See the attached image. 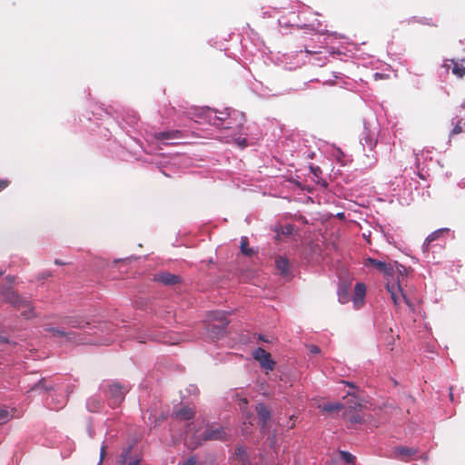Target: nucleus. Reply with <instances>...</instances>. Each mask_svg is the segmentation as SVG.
I'll return each instance as SVG.
<instances>
[{"instance_id":"nucleus-1","label":"nucleus","mask_w":465,"mask_h":465,"mask_svg":"<svg viewBox=\"0 0 465 465\" xmlns=\"http://www.w3.org/2000/svg\"><path fill=\"white\" fill-rule=\"evenodd\" d=\"M230 313L225 312H215L209 319L206 329L212 340H218L225 334V330L230 323Z\"/></svg>"},{"instance_id":"nucleus-2","label":"nucleus","mask_w":465,"mask_h":465,"mask_svg":"<svg viewBox=\"0 0 465 465\" xmlns=\"http://www.w3.org/2000/svg\"><path fill=\"white\" fill-rule=\"evenodd\" d=\"M1 293L8 302H10L17 310L21 311V314L23 317L30 319L35 316L34 308L31 305L30 302L21 298L11 288L1 290Z\"/></svg>"},{"instance_id":"nucleus-3","label":"nucleus","mask_w":465,"mask_h":465,"mask_svg":"<svg viewBox=\"0 0 465 465\" xmlns=\"http://www.w3.org/2000/svg\"><path fill=\"white\" fill-rule=\"evenodd\" d=\"M127 391L128 389L126 387L119 382L114 381L108 386V389L104 391V394L107 397L110 406L115 408L124 401Z\"/></svg>"},{"instance_id":"nucleus-4","label":"nucleus","mask_w":465,"mask_h":465,"mask_svg":"<svg viewBox=\"0 0 465 465\" xmlns=\"http://www.w3.org/2000/svg\"><path fill=\"white\" fill-rule=\"evenodd\" d=\"M386 289L391 294V298L393 301V303L398 306L401 301V298L409 305L411 306L410 300L407 298L406 294L403 292L401 289V282L398 279V281H390L388 279Z\"/></svg>"},{"instance_id":"nucleus-5","label":"nucleus","mask_w":465,"mask_h":465,"mask_svg":"<svg viewBox=\"0 0 465 465\" xmlns=\"http://www.w3.org/2000/svg\"><path fill=\"white\" fill-rule=\"evenodd\" d=\"M252 357L266 372L272 371L275 367L276 362L272 359L271 353L261 347L253 351Z\"/></svg>"},{"instance_id":"nucleus-6","label":"nucleus","mask_w":465,"mask_h":465,"mask_svg":"<svg viewBox=\"0 0 465 465\" xmlns=\"http://www.w3.org/2000/svg\"><path fill=\"white\" fill-rule=\"evenodd\" d=\"M363 264L366 267H372L375 270L381 272L383 273V275L387 278V280L391 277L393 278V264H391V262H385L382 261L375 260L371 257H368L364 260Z\"/></svg>"},{"instance_id":"nucleus-7","label":"nucleus","mask_w":465,"mask_h":465,"mask_svg":"<svg viewBox=\"0 0 465 465\" xmlns=\"http://www.w3.org/2000/svg\"><path fill=\"white\" fill-rule=\"evenodd\" d=\"M153 281L166 286H173L182 282V277L169 272H160L153 275Z\"/></svg>"},{"instance_id":"nucleus-8","label":"nucleus","mask_w":465,"mask_h":465,"mask_svg":"<svg viewBox=\"0 0 465 465\" xmlns=\"http://www.w3.org/2000/svg\"><path fill=\"white\" fill-rule=\"evenodd\" d=\"M417 453L416 449L405 446L397 447L393 450L394 458L405 462L409 461Z\"/></svg>"},{"instance_id":"nucleus-9","label":"nucleus","mask_w":465,"mask_h":465,"mask_svg":"<svg viewBox=\"0 0 465 465\" xmlns=\"http://www.w3.org/2000/svg\"><path fill=\"white\" fill-rule=\"evenodd\" d=\"M366 294V286L364 283L357 282L354 287L353 304L356 309L362 306Z\"/></svg>"},{"instance_id":"nucleus-10","label":"nucleus","mask_w":465,"mask_h":465,"mask_svg":"<svg viewBox=\"0 0 465 465\" xmlns=\"http://www.w3.org/2000/svg\"><path fill=\"white\" fill-rule=\"evenodd\" d=\"M226 432L222 427L207 429L203 433V440H225Z\"/></svg>"},{"instance_id":"nucleus-11","label":"nucleus","mask_w":465,"mask_h":465,"mask_svg":"<svg viewBox=\"0 0 465 465\" xmlns=\"http://www.w3.org/2000/svg\"><path fill=\"white\" fill-rule=\"evenodd\" d=\"M258 418L262 422V430L265 429L268 421L271 420V411L269 409L262 403H260L255 408Z\"/></svg>"},{"instance_id":"nucleus-12","label":"nucleus","mask_w":465,"mask_h":465,"mask_svg":"<svg viewBox=\"0 0 465 465\" xmlns=\"http://www.w3.org/2000/svg\"><path fill=\"white\" fill-rule=\"evenodd\" d=\"M153 137L155 140H158V141L181 139L183 137V133L180 130L158 132V133H154Z\"/></svg>"},{"instance_id":"nucleus-13","label":"nucleus","mask_w":465,"mask_h":465,"mask_svg":"<svg viewBox=\"0 0 465 465\" xmlns=\"http://www.w3.org/2000/svg\"><path fill=\"white\" fill-rule=\"evenodd\" d=\"M343 416H344L345 420L351 427L354 426L355 424L363 422L362 417L359 413L356 412L355 408L354 409L351 408V409L345 411L343 413Z\"/></svg>"},{"instance_id":"nucleus-14","label":"nucleus","mask_w":465,"mask_h":465,"mask_svg":"<svg viewBox=\"0 0 465 465\" xmlns=\"http://www.w3.org/2000/svg\"><path fill=\"white\" fill-rule=\"evenodd\" d=\"M173 415L180 420H189L194 417L195 412L190 407H183L179 411H175Z\"/></svg>"},{"instance_id":"nucleus-15","label":"nucleus","mask_w":465,"mask_h":465,"mask_svg":"<svg viewBox=\"0 0 465 465\" xmlns=\"http://www.w3.org/2000/svg\"><path fill=\"white\" fill-rule=\"evenodd\" d=\"M64 323L76 329H81L88 325V322L80 317H66L64 320Z\"/></svg>"},{"instance_id":"nucleus-16","label":"nucleus","mask_w":465,"mask_h":465,"mask_svg":"<svg viewBox=\"0 0 465 465\" xmlns=\"http://www.w3.org/2000/svg\"><path fill=\"white\" fill-rule=\"evenodd\" d=\"M275 266L281 274L288 275L290 264L286 258L281 256L277 257L275 260Z\"/></svg>"},{"instance_id":"nucleus-17","label":"nucleus","mask_w":465,"mask_h":465,"mask_svg":"<svg viewBox=\"0 0 465 465\" xmlns=\"http://www.w3.org/2000/svg\"><path fill=\"white\" fill-rule=\"evenodd\" d=\"M449 232V229H439V230H436L435 232H431L425 240V242L423 244V248L425 251H428L429 250V246L430 244L434 242L435 240H437L441 234H443L444 232Z\"/></svg>"},{"instance_id":"nucleus-18","label":"nucleus","mask_w":465,"mask_h":465,"mask_svg":"<svg viewBox=\"0 0 465 465\" xmlns=\"http://www.w3.org/2000/svg\"><path fill=\"white\" fill-rule=\"evenodd\" d=\"M47 331H51L54 336L65 337L66 339H68L70 341H76L75 333L73 332V331L65 332L64 331H63L61 329H55V328H50Z\"/></svg>"},{"instance_id":"nucleus-19","label":"nucleus","mask_w":465,"mask_h":465,"mask_svg":"<svg viewBox=\"0 0 465 465\" xmlns=\"http://www.w3.org/2000/svg\"><path fill=\"white\" fill-rule=\"evenodd\" d=\"M391 264L395 265V266H392L393 267V276L395 274H397V280H401L400 277H404L405 275L408 274V269L400 264L398 262L394 261V262H391Z\"/></svg>"},{"instance_id":"nucleus-20","label":"nucleus","mask_w":465,"mask_h":465,"mask_svg":"<svg viewBox=\"0 0 465 465\" xmlns=\"http://www.w3.org/2000/svg\"><path fill=\"white\" fill-rule=\"evenodd\" d=\"M234 465L236 462H241L242 465L249 464L248 459L245 456V451L242 448H238L234 450Z\"/></svg>"},{"instance_id":"nucleus-21","label":"nucleus","mask_w":465,"mask_h":465,"mask_svg":"<svg viewBox=\"0 0 465 465\" xmlns=\"http://www.w3.org/2000/svg\"><path fill=\"white\" fill-rule=\"evenodd\" d=\"M240 248L242 253L246 256H252L254 253V251L249 247V242L247 237L242 238Z\"/></svg>"},{"instance_id":"nucleus-22","label":"nucleus","mask_w":465,"mask_h":465,"mask_svg":"<svg viewBox=\"0 0 465 465\" xmlns=\"http://www.w3.org/2000/svg\"><path fill=\"white\" fill-rule=\"evenodd\" d=\"M35 390H42L44 391H48L52 390L51 385H47V381L45 378H42L37 383H35L32 388L31 391Z\"/></svg>"},{"instance_id":"nucleus-23","label":"nucleus","mask_w":465,"mask_h":465,"mask_svg":"<svg viewBox=\"0 0 465 465\" xmlns=\"http://www.w3.org/2000/svg\"><path fill=\"white\" fill-rule=\"evenodd\" d=\"M342 409L341 403H328L323 406V411L327 412L338 411Z\"/></svg>"},{"instance_id":"nucleus-24","label":"nucleus","mask_w":465,"mask_h":465,"mask_svg":"<svg viewBox=\"0 0 465 465\" xmlns=\"http://www.w3.org/2000/svg\"><path fill=\"white\" fill-rule=\"evenodd\" d=\"M340 455L341 459L347 463H354L355 461V456H353L348 451L341 450Z\"/></svg>"},{"instance_id":"nucleus-25","label":"nucleus","mask_w":465,"mask_h":465,"mask_svg":"<svg viewBox=\"0 0 465 465\" xmlns=\"http://www.w3.org/2000/svg\"><path fill=\"white\" fill-rule=\"evenodd\" d=\"M303 47H304V52H306L308 54H320L321 53V49L323 46L320 45V46H318L317 49H315L314 46H312V45L305 44Z\"/></svg>"},{"instance_id":"nucleus-26","label":"nucleus","mask_w":465,"mask_h":465,"mask_svg":"<svg viewBox=\"0 0 465 465\" xmlns=\"http://www.w3.org/2000/svg\"><path fill=\"white\" fill-rule=\"evenodd\" d=\"M452 73L459 77H462L465 75V66H460L458 64H455L452 68Z\"/></svg>"},{"instance_id":"nucleus-27","label":"nucleus","mask_w":465,"mask_h":465,"mask_svg":"<svg viewBox=\"0 0 465 465\" xmlns=\"http://www.w3.org/2000/svg\"><path fill=\"white\" fill-rule=\"evenodd\" d=\"M10 417H12V415L10 414V412L5 410V409H1L0 410V422L1 423H5L6 422Z\"/></svg>"},{"instance_id":"nucleus-28","label":"nucleus","mask_w":465,"mask_h":465,"mask_svg":"<svg viewBox=\"0 0 465 465\" xmlns=\"http://www.w3.org/2000/svg\"><path fill=\"white\" fill-rule=\"evenodd\" d=\"M221 115H215V120L213 122V124L217 127H223V123L225 121V118L223 117V113H220ZM224 128H227V126H224Z\"/></svg>"},{"instance_id":"nucleus-29","label":"nucleus","mask_w":465,"mask_h":465,"mask_svg":"<svg viewBox=\"0 0 465 465\" xmlns=\"http://www.w3.org/2000/svg\"><path fill=\"white\" fill-rule=\"evenodd\" d=\"M234 143L240 149H244L246 146H248L246 138H238L237 140H234Z\"/></svg>"},{"instance_id":"nucleus-30","label":"nucleus","mask_w":465,"mask_h":465,"mask_svg":"<svg viewBox=\"0 0 465 465\" xmlns=\"http://www.w3.org/2000/svg\"><path fill=\"white\" fill-rule=\"evenodd\" d=\"M10 184V181L8 179H0V192L5 190Z\"/></svg>"},{"instance_id":"nucleus-31","label":"nucleus","mask_w":465,"mask_h":465,"mask_svg":"<svg viewBox=\"0 0 465 465\" xmlns=\"http://www.w3.org/2000/svg\"><path fill=\"white\" fill-rule=\"evenodd\" d=\"M292 230H293V227L292 225L288 224L282 228V233L289 235L292 232Z\"/></svg>"},{"instance_id":"nucleus-32","label":"nucleus","mask_w":465,"mask_h":465,"mask_svg":"<svg viewBox=\"0 0 465 465\" xmlns=\"http://www.w3.org/2000/svg\"><path fill=\"white\" fill-rule=\"evenodd\" d=\"M130 452V449H128L125 453H124L119 460L120 465H125L127 461V455Z\"/></svg>"},{"instance_id":"nucleus-33","label":"nucleus","mask_w":465,"mask_h":465,"mask_svg":"<svg viewBox=\"0 0 465 465\" xmlns=\"http://www.w3.org/2000/svg\"><path fill=\"white\" fill-rule=\"evenodd\" d=\"M196 463H197V459H196V457L192 456V457H190L189 459H187V460L184 461L183 465H196Z\"/></svg>"},{"instance_id":"nucleus-34","label":"nucleus","mask_w":465,"mask_h":465,"mask_svg":"<svg viewBox=\"0 0 465 465\" xmlns=\"http://www.w3.org/2000/svg\"><path fill=\"white\" fill-rule=\"evenodd\" d=\"M339 301L341 302V303H345L348 302V293L346 292H343L342 293L340 292L339 293Z\"/></svg>"},{"instance_id":"nucleus-35","label":"nucleus","mask_w":465,"mask_h":465,"mask_svg":"<svg viewBox=\"0 0 465 465\" xmlns=\"http://www.w3.org/2000/svg\"><path fill=\"white\" fill-rule=\"evenodd\" d=\"M309 350H310V352L312 354H318L321 351L320 348L316 345H311L309 347Z\"/></svg>"},{"instance_id":"nucleus-36","label":"nucleus","mask_w":465,"mask_h":465,"mask_svg":"<svg viewBox=\"0 0 465 465\" xmlns=\"http://www.w3.org/2000/svg\"><path fill=\"white\" fill-rule=\"evenodd\" d=\"M311 169H312V173H313L316 177H318V176H320V175L322 174V170H321V168H320V167H318V166H316V167H311Z\"/></svg>"},{"instance_id":"nucleus-37","label":"nucleus","mask_w":465,"mask_h":465,"mask_svg":"<svg viewBox=\"0 0 465 465\" xmlns=\"http://www.w3.org/2000/svg\"><path fill=\"white\" fill-rule=\"evenodd\" d=\"M105 449H106L105 446H102V448H101V451H100V460H101V461L104 460V458L105 456V453H106Z\"/></svg>"},{"instance_id":"nucleus-38","label":"nucleus","mask_w":465,"mask_h":465,"mask_svg":"<svg viewBox=\"0 0 465 465\" xmlns=\"http://www.w3.org/2000/svg\"><path fill=\"white\" fill-rule=\"evenodd\" d=\"M139 464H140L139 459H134V460H130L128 463V465H139Z\"/></svg>"},{"instance_id":"nucleus-39","label":"nucleus","mask_w":465,"mask_h":465,"mask_svg":"<svg viewBox=\"0 0 465 465\" xmlns=\"http://www.w3.org/2000/svg\"><path fill=\"white\" fill-rule=\"evenodd\" d=\"M461 132V127L460 126H455L452 130V134H460Z\"/></svg>"},{"instance_id":"nucleus-40","label":"nucleus","mask_w":465,"mask_h":465,"mask_svg":"<svg viewBox=\"0 0 465 465\" xmlns=\"http://www.w3.org/2000/svg\"><path fill=\"white\" fill-rule=\"evenodd\" d=\"M0 343H9V341L4 336H0Z\"/></svg>"},{"instance_id":"nucleus-41","label":"nucleus","mask_w":465,"mask_h":465,"mask_svg":"<svg viewBox=\"0 0 465 465\" xmlns=\"http://www.w3.org/2000/svg\"><path fill=\"white\" fill-rule=\"evenodd\" d=\"M6 280L7 282L12 284L14 282H15V277L14 276H7L6 277Z\"/></svg>"},{"instance_id":"nucleus-42","label":"nucleus","mask_w":465,"mask_h":465,"mask_svg":"<svg viewBox=\"0 0 465 465\" xmlns=\"http://www.w3.org/2000/svg\"><path fill=\"white\" fill-rule=\"evenodd\" d=\"M54 263L57 264V265H64V264H65L64 262H61L60 260H55Z\"/></svg>"},{"instance_id":"nucleus-43","label":"nucleus","mask_w":465,"mask_h":465,"mask_svg":"<svg viewBox=\"0 0 465 465\" xmlns=\"http://www.w3.org/2000/svg\"><path fill=\"white\" fill-rule=\"evenodd\" d=\"M346 385L350 386V387H355L351 382H349V381H343Z\"/></svg>"},{"instance_id":"nucleus-44","label":"nucleus","mask_w":465,"mask_h":465,"mask_svg":"<svg viewBox=\"0 0 465 465\" xmlns=\"http://www.w3.org/2000/svg\"><path fill=\"white\" fill-rule=\"evenodd\" d=\"M370 147L372 148L374 145H375V143H372L371 141H370V143H369Z\"/></svg>"},{"instance_id":"nucleus-45","label":"nucleus","mask_w":465,"mask_h":465,"mask_svg":"<svg viewBox=\"0 0 465 465\" xmlns=\"http://www.w3.org/2000/svg\"><path fill=\"white\" fill-rule=\"evenodd\" d=\"M316 38L319 40L320 39V35H315Z\"/></svg>"},{"instance_id":"nucleus-46","label":"nucleus","mask_w":465,"mask_h":465,"mask_svg":"<svg viewBox=\"0 0 465 465\" xmlns=\"http://www.w3.org/2000/svg\"><path fill=\"white\" fill-rule=\"evenodd\" d=\"M450 399L452 400L453 399V394L450 392Z\"/></svg>"},{"instance_id":"nucleus-47","label":"nucleus","mask_w":465,"mask_h":465,"mask_svg":"<svg viewBox=\"0 0 465 465\" xmlns=\"http://www.w3.org/2000/svg\"><path fill=\"white\" fill-rule=\"evenodd\" d=\"M2 274H3V272H0V275H2Z\"/></svg>"}]
</instances>
